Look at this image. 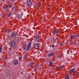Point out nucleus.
I'll return each instance as SVG.
<instances>
[{"label":"nucleus","instance_id":"nucleus-33","mask_svg":"<svg viewBox=\"0 0 79 79\" xmlns=\"http://www.w3.org/2000/svg\"><path fill=\"white\" fill-rule=\"evenodd\" d=\"M50 47H51V46H50Z\"/></svg>","mask_w":79,"mask_h":79},{"label":"nucleus","instance_id":"nucleus-21","mask_svg":"<svg viewBox=\"0 0 79 79\" xmlns=\"http://www.w3.org/2000/svg\"><path fill=\"white\" fill-rule=\"evenodd\" d=\"M35 39H40V37H39V36L38 35H37L35 36Z\"/></svg>","mask_w":79,"mask_h":79},{"label":"nucleus","instance_id":"nucleus-12","mask_svg":"<svg viewBox=\"0 0 79 79\" xmlns=\"http://www.w3.org/2000/svg\"><path fill=\"white\" fill-rule=\"evenodd\" d=\"M14 63L15 65H16L18 63V60H15L14 61Z\"/></svg>","mask_w":79,"mask_h":79},{"label":"nucleus","instance_id":"nucleus-1","mask_svg":"<svg viewBox=\"0 0 79 79\" xmlns=\"http://www.w3.org/2000/svg\"><path fill=\"white\" fill-rule=\"evenodd\" d=\"M76 37H79V35H78V34H77L75 35H71L69 37V39H70L73 40V39H74V38H76Z\"/></svg>","mask_w":79,"mask_h":79},{"label":"nucleus","instance_id":"nucleus-23","mask_svg":"<svg viewBox=\"0 0 79 79\" xmlns=\"http://www.w3.org/2000/svg\"><path fill=\"white\" fill-rule=\"evenodd\" d=\"M26 49V45H25L24 48V50H25Z\"/></svg>","mask_w":79,"mask_h":79},{"label":"nucleus","instance_id":"nucleus-30","mask_svg":"<svg viewBox=\"0 0 79 79\" xmlns=\"http://www.w3.org/2000/svg\"><path fill=\"white\" fill-rule=\"evenodd\" d=\"M54 40H56V39Z\"/></svg>","mask_w":79,"mask_h":79},{"label":"nucleus","instance_id":"nucleus-2","mask_svg":"<svg viewBox=\"0 0 79 79\" xmlns=\"http://www.w3.org/2000/svg\"><path fill=\"white\" fill-rule=\"evenodd\" d=\"M11 6H12L11 4L6 5L4 6V9L7 10V9L10 8Z\"/></svg>","mask_w":79,"mask_h":79},{"label":"nucleus","instance_id":"nucleus-3","mask_svg":"<svg viewBox=\"0 0 79 79\" xmlns=\"http://www.w3.org/2000/svg\"><path fill=\"white\" fill-rule=\"evenodd\" d=\"M11 47H14L16 45V43L14 41H12L11 42L10 44Z\"/></svg>","mask_w":79,"mask_h":79},{"label":"nucleus","instance_id":"nucleus-26","mask_svg":"<svg viewBox=\"0 0 79 79\" xmlns=\"http://www.w3.org/2000/svg\"><path fill=\"white\" fill-rule=\"evenodd\" d=\"M60 45H61V46L63 45V43H60Z\"/></svg>","mask_w":79,"mask_h":79},{"label":"nucleus","instance_id":"nucleus-8","mask_svg":"<svg viewBox=\"0 0 79 79\" xmlns=\"http://www.w3.org/2000/svg\"><path fill=\"white\" fill-rule=\"evenodd\" d=\"M48 63H49V66L50 67H52V66H53V62L51 60H49V61Z\"/></svg>","mask_w":79,"mask_h":79},{"label":"nucleus","instance_id":"nucleus-7","mask_svg":"<svg viewBox=\"0 0 79 79\" xmlns=\"http://www.w3.org/2000/svg\"><path fill=\"white\" fill-rule=\"evenodd\" d=\"M31 42H29L27 45V48L26 49L27 51H28V50H29V48H30V47H31Z\"/></svg>","mask_w":79,"mask_h":79},{"label":"nucleus","instance_id":"nucleus-11","mask_svg":"<svg viewBox=\"0 0 79 79\" xmlns=\"http://www.w3.org/2000/svg\"><path fill=\"white\" fill-rule=\"evenodd\" d=\"M54 31L55 34H58L59 33V30H58V29H56Z\"/></svg>","mask_w":79,"mask_h":79},{"label":"nucleus","instance_id":"nucleus-4","mask_svg":"<svg viewBox=\"0 0 79 79\" xmlns=\"http://www.w3.org/2000/svg\"><path fill=\"white\" fill-rule=\"evenodd\" d=\"M27 3L28 6H29V7H31V6H32V2H31V0L27 1Z\"/></svg>","mask_w":79,"mask_h":79},{"label":"nucleus","instance_id":"nucleus-32","mask_svg":"<svg viewBox=\"0 0 79 79\" xmlns=\"http://www.w3.org/2000/svg\"><path fill=\"white\" fill-rule=\"evenodd\" d=\"M3 60H4V59H3Z\"/></svg>","mask_w":79,"mask_h":79},{"label":"nucleus","instance_id":"nucleus-20","mask_svg":"<svg viewBox=\"0 0 79 79\" xmlns=\"http://www.w3.org/2000/svg\"><path fill=\"white\" fill-rule=\"evenodd\" d=\"M22 15H18V19H21V18H22Z\"/></svg>","mask_w":79,"mask_h":79},{"label":"nucleus","instance_id":"nucleus-6","mask_svg":"<svg viewBox=\"0 0 79 79\" xmlns=\"http://www.w3.org/2000/svg\"><path fill=\"white\" fill-rule=\"evenodd\" d=\"M17 35V34L16 32H14L11 34V36L12 37H16V35Z\"/></svg>","mask_w":79,"mask_h":79},{"label":"nucleus","instance_id":"nucleus-25","mask_svg":"<svg viewBox=\"0 0 79 79\" xmlns=\"http://www.w3.org/2000/svg\"><path fill=\"white\" fill-rule=\"evenodd\" d=\"M14 9H15V7H13L12 8V10H14Z\"/></svg>","mask_w":79,"mask_h":79},{"label":"nucleus","instance_id":"nucleus-15","mask_svg":"<svg viewBox=\"0 0 79 79\" xmlns=\"http://www.w3.org/2000/svg\"><path fill=\"white\" fill-rule=\"evenodd\" d=\"M62 69V67L61 66L58 67H56V70L57 71H59V70H60V69Z\"/></svg>","mask_w":79,"mask_h":79},{"label":"nucleus","instance_id":"nucleus-5","mask_svg":"<svg viewBox=\"0 0 79 79\" xmlns=\"http://www.w3.org/2000/svg\"><path fill=\"white\" fill-rule=\"evenodd\" d=\"M33 47L35 49H37L39 47V45L37 44H35L33 45Z\"/></svg>","mask_w":79,"mask_h":79},{"label":"nucleus","instance_id":"nucleus-16","mask_svg":"<svg viewBox=\"0 0 79 79\" xmlns=\"http://www.w3.org/2000/svg\"><path fill=\"white\" fill-rule=\"evenodd\" d=\"M69 79V76L68 74H67L65 77V79Z\"/></svg>","mask_w":79,"mask_h":79},{"label":"nucleus","instance_id":"nucleus-17","mask_svg":"<svg viewBox=\"0 0 79 79\" xmlns=\"http://www.w3.org/2000/svg\"><path fill=\"white\" fill-rule=\"evenodd\" d=\"M39 68V65L38 64H36L35 65V69H38Z\"/></svg>","mask_w":79,"mask_h":79},{"label":"nucleus","instance_id":"nucleus-19","mask_svg":"<svg viewBox=\"0 0 79 79\" xmlns=\"http://www.w3.org/2000/svg\"><path fill=\"white\" fill-rule=\"evenodd\" d=\"M78 74L77 72H74L73 74V76H77Z\"/></svg>","mask_w":79,"mask_h":79},{"label":"nucleus","instance_id":"nucleus-14","mask_svg":"<svg viewBox=\"0 0 79 79\" xmlns=\"http://www.w3.org/2000/svg\"><path fill=\"white\" fill-rule=\"evenodd\" d=\"M54 54H55V53L54 52H51L48 55V56H49V57L50 56H53L54 55Z\"/></svg>","mask_w":79,"mask_h":79},{"label":"nucleus","instance_id":"nucleus-18","mask_svg":"<svg viewBox=\"0 0 79 79\" xmlns=\"http://www.w3.org/2000/svg\"><path fill=\"white\" fill-rule=\"evenodd\" d=\"M35 42L36 43H38L39 42V39H37L36 38H35Z\"/></svg>","mask_w":79,"mask_h":79},{"label":"nucleus","instance_id":"nucleus-10","mask_svg":"<svg viewBox=\"0 0 79 79\" xmlns=\"http://www.w3.org/2000/svg\"><path fill=\"white\" fill-rule=\"evenodd\" d=\"M34 63L33 62H31L30 63L28 64V67H32L33 66Z\"/></svg>","mask_w":79,"mask_h":79},{"label":"nucleus","instance_id":"nucleus-31","mask_svg":"<svg viewBox=\"0 0 79 79\" xmlns=\"http://www.w3.org/2000/svg\"><path fill=\"white\" fill-rule=\"evenodd\" d=\"M58 39V38H56V39Z\"/></svg>","mask_w":79,"mask_h":79},{"label":"nucleus","instance_id":"nucleus-27","mask_svg":"<svg viewBox=\"0 0 79 79\" xmlns=\"http://www.w3.org/2000/svg\"><path fill=\"white\" fill-rule=\"evenodd\" d=\"M6 32H7L8 33H9V31L8 30H6Z\"/></svg>","mask_w":79,"mask_h":79},{"label":"nucleus","instance_id":"nucleus-9","mask_svg":"<svg viewBox=\"0 0 79 79\" xmlns=\"http://www.w3.org/2000/svg\"><path fill=\"white\" fill-rule=\"evenodd\" d=\"M75 70H76L75 68H73L69 70V73H73V72L75 71Z\"/></svg>","mask_w":79,"mask_h":79},{"label":"nucleus","instance_id":"nucleus-28","mask_svg":"<svg viewBox=\"0 0 79 79\" xmlns=\"http://www.w3.org/2000/svg\"><path fill=\"white\" fill-rule=\"evenodd\" d=\"M54 47H55V45H53L52 46V48H53Z\"/></svg>","mask_w":79,"mask_h":79},{"label":"nucleus","instance_id":"nucleus-29","mask_svg":"<svg viewBox=\"0 0 79 79\" xmlns=\"http://www.w3.org/2000/svg\"><path fill=\"white\" fill-rule=\"evenodd\" d=\"M19 58L20 60H21V58L19 57Z\"/></svg>","mask_w":79,"mask_h":79},{"label":"nucleus","instance_id":"nucleus-22","mask_svg":"<svg viewBox=\"0 0 79 79\" xmlns=\"http://www.w3.org/2000/svg\"><path fill=\"white\" fill-rule=\"evenodd\" d=\"M2 46L1 45L0 46V54L2 53Z\"/></svg>","mask_w":79,"mask_h":79},{"label":"nucleus","instance_id":"nucleus-13","mask_svg":"<svg viewBox=\"0 0 79 79\" xmlns=\"http://www.w3.org/2000/svg\"><path fill=\"white\" fill-rule=\"evenodd\" d=\"M11 13H12V12H11V11H10L7 15V18H10V17L11 16Z\"/></svg>","mask_w":79,"mask_h":79},{"label":"nucleus","instance_id":"nucleus-24","mask_svg":"<svg viewBox=\"0 0 79 79\" xmlns=\"http://www.w3.org/2000/svg\"><path fill=\"white\" fill-rule=\"evenodd\" d=\"M13 1H14V0H9V1L11 2H13Z\"/></svg>","mask_w":79,"mask_h":79}]
</instances>
